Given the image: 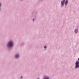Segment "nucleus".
<instances>
[{
	"instance_id": "f257e3e1",
	"label": "nucleus",
	"mask_w": 79,
	"mask_h": 79,
	"mask_svg": "<svg viewBox=\"0 0 79 79\" xmlns=\"http://www.w3.org/2000/svg\"><path fill=\"white\" fill-rule=\"evenodd\" d=\"M13 45V43L12 41H10L8 44V47H11Z\"/></svg>"
},
{
	"instance_id": "f03ea898",
	"label": "nucleus",
	"mask_w": 79,
	"mask_h": 79,
	"mask_svg": "<svg viewBox=\"0 0 79 79\" xmlns=\"http://www.w3.org/2000/svg\"><path fill=\"white\" fill-rule=\"evenodd\" d=\"M79 62L78 61H76L75 64H76V66H75V68L76 69L79 68Z\"/></svg>"
},
{
	"instance_id": "7ed1b4c3",
	"label": "nucleus",
	"mask_w": 79,
	"mask_h": 79,
	"mask_svg": "<svg viewBox=\"0 0 79 79\" xmlns=\"http://www.w3.org/2000/svg\"><path fill=\"white\" fill-rule=\"evenodd\" d=\"M64 2H65V0L62 1L61 2V5H62V6H63L64 5Z\"/></svg>"
},
{
	"instance_id": "20e7f679",
	"label": "nucleus",
	"mask_w": 79,
	"mask_h": 79,
	"mask_svg": "<svg viewBox=\"0 0 79 79\" xmlns=\"http://www.w3.org/2000/svg\"><path fill=\"white\" fill-rule=\"evenodd\" d=\"M19 57V55L17 54L15 56V57L16 58H18Z\"/></svg>"
},
{
	"instance_id": "39448f33",
	"label": "nucleus",
	"mask_w": 79,
	"mask_h": 79,
	"mask_svg": "<svg viewBox=\"0 0 79 79\" xmlns=\"http://www.w3.org/2000/svg\"><path fill=\"white\" fill-rule=\"evenodd\" d=\"M68 2V1L67 0L65 3V6H66V5H67V3Z\"/></svg>"
},
{
	"instance_id": "423d86ee",
	"label": "nucleus",
	"mask_w": 79,
	"mask_h": 79,
	"mask_svg": "<svg viewBox=\"0 0 79 79\" xmlns=\"http://www.w3.org/2000/svg\"><path fill=\"white\" fill-rule=\"evenodd\" d=\"M77 31H78V30H77V29H76L75 30V33H77Z\"/></svg>"
},
{
	"instance_id": "0eeeda50",
	"label": "nucleus",
	"mask_w": 79,
	"mask_h": 79,
	"mask_svg": "<svg viewBox=\"0 0 79 79\" xmlns=\"http://www.w3.org/2000/svg\"><path fill=\"white\" fill-rule=\"evenodd\" d=\"M44 48H47V47L46 46H44Z\"/></svg>"
},
{
	"instance_id": "6e6552de",
	"label": "nucleus",
	"mask_w": 79,
	"mask_h": 79,
	"mask_svg": "<svg viewBox=\"0 0 79 79\" xmlns=\"http://www.w3.org/2000/svg\"><path fill=\"white\" fill-rule=\"evenodd\" d=\"M22 78H23V77H21V79H22Z\"/></svg>"
},
{
	"instance_id": "1a4fd4ad",
	"label": "nucleus",
	"mask_w": 79,
	"mask_h": 79,
	"mask_svg": "<svg viewBox=\"0 0 79 79\" xmlns=\"http://www.w3.org/2000/svg\"><path fill=\"white\" fill-rule=\"evenodd\" d=\"M33 21H34V19H33Z\"/></svg>"
}]
</instances>
